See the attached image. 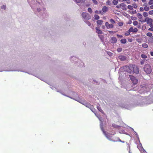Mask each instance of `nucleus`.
Here are the masks:
<instances>
[{"mask_svg": "<svg viewBox=\"0 0 153 153\" xmlns=\"http://www.w3.org/2000/svg\"><path fill=\"white\" fill-rule=\"evenodd\" d=\"M124 69L127 72L131 74L135 73L138 74L139 73L137 67L135 65L130 64L129 65H126L124 67Z\"/></svg>", "mask_w": 153, "mask_h": 153, "instance_id": "nucleus-1", "label": "nucleus"}, {"mask_svg": "<svg viewBox=\"0 0 153 153\" xmlns=\"http://www.w3.org/2000/svg\"><path fill=\"white\" fill-rule=\"evenodd\" d=\"M143 70L147 74H150L152 71V67L149 64H146L144 65L143 67Z\"/></svg>", "mask_w": 153, "mask_h": 153, "instance_id": "nucleus-2", "label": "nucleus"}, {"mask_svg": "<svg viewBox=\"0 0 153 153\" xmlns=\"http://www.w3.org/2000/svg\"><path fill=\"white\" fill-rule=\"evenodd\" d=\"M76 101L85 105L86 107L91 109L93 108V106L91 105L89 103H88L80 98H76L75 99Z\"/></svg>", "mask_w": 153, "mask_h": 153, "instance_id": "nucleus-3", "label": "nucleus"}, {"mask_svg": "<svg viewBox=\"0 0 153 153\" xmlns=\"http://www.w3.org/2000/svg\"><path fill=\"white\" fill-rule=\"evenodd\" d=\"M82 16L83 18L86 20H89L91 18L90 15L87 13L83 12L82 13Z\"/></svg>", "mask_w": 153, "mask_h": 153, "instance_id": "nucleus-4", "label": "nucleus"}, {"mask_svg": "<svg viewBox=\"0 0 153 153\" xmlns=\"http://www.w3.org/2000/svg\"><path fill=\"white\" fill-rule=\"evenodd\" d=\"M146 22L149 25H150V24L153 22V20L151 18H146L144 20H143L141 21V22Z\"/></svg>", "mask_w": 153, "mask_h": 153, "instance_id": "nucleus-5", "label": "nucleus"}, {"mask_svg": "<svg viewBox=\"0 0 153 153\" xmlns=\"http://www.w3.org/2000/svg\"><path fill=\"white\" fill-rule=\"evenodd\" d=\"M130 79L134 84H135L137 82V79L134 76L132 75H129Z\"/></svg>", "mask_w": 153, "mask_h": 153, "instance_id": "nucleus-6", "label": "nucleus"}, {"mask_svg": "<svg viewBox=\"0 0 153 153\" xmlns=\"http://www.w3.org/2000/svg\"><path fill=\"white\" fill-rule=\"evenodd\" d=\"M108 7L105 6H104L102 8V9L101 10L102 13V15H103L104 14L107 12L108 10Z\"/></svg>", "mask_w": 153, "mask_h": 153, "instance_id": "nucleus-7", "label": "nucleus"}, {"mask_svg": "<svg viewBox=\"0 0 153 153\" xmlns=\"http://www.w3.org/2000/svg\"><path fill=\"white\" fill-rule=\"evenodd\" d=\"M105 25L108 29L112 28L114 27V25L112 24H109L108 22H106L105 23Z\"/></svg>", "mask_w": 153, "mask_h": 153, "instance_id": "nucleus-8", "label": "nucleus"}, {"mask_svg": "<svg viewBox=\"0 0 153 153\" xmlns=\"http://www.w3.org/2000/svg\"><path fill=\"white\" fill-rule=\"evenodd\" d=\"M121 9L124 10H126L127 9L126 5L123 3H122L120 4Z\"/></svg>", "mask_w": 153, "mask_h": 153, "instance_id": "nucleus-9", "label": "nucleus"}, {"mask_svg": "<svg viewBox=\"0 0 153 153\" xmlns=\"http://www.w3.org/2000/svg\"><path fill=\"white\" fill-rule=\"evenodd\" d=\"M110 42H111V43L114 44L117 42V39L115 37H112L111 38V39L110 40Z\"/></svg>", "mask_w": 153, "mask_h": 153, "instance_id": "nucleus-10", "label": "nucleus"}, {"mask_svg": "<svg viewBox=\"0 0 153 153\" xmlns=\"http://www.w3.org/2000/svg\"><path fill=\"white\" fill-rule=\"evenodd\" d=\"M119 58L121 61H124L126 60V57L125 56L120 55L119 56Z\"/></svg>", "mask_w": 153, "mask_h": 153, "instance_id": "nucleus-11", "label": "nucleus"}, {"mask_svg": "<svg viewBox=\"0 0 153 153\" xmlns=\"http://www.w3.org/2000/svg\"><path fill=\"white\" fill-rule=\"evenodd\" d=\"M137 17L140 20V21H142L143 20V16L140 13H138L137 14Z\"/></svg>", "mask_w": 153, "mask_h": 153, "instance_id": "nucleus-12", "label": "nucleus"}, {"mask_svg": "<svg viewBox=\"0 0 153 153\" xmlns=\"http://www.w3.org/2000/svg\"><path fill=\"white\" fill-rule=\"evenodd\" d=\"M96 30V32L99 34H102V31L100 30L99 29L98 27H96L95 28Z\"/></svg>", "mask_w": 153, "mask_h": 153, "instance_id": "nucleus-13", "label": "nucleus"}, {"mask_svg": "<svg viewBox=\"0 0 153 153\" xmlns=\"http://www.w3.org/2000/svg\"><path fill=\"white\" fill-rule=\"evenodd\" d=\"M147 4L146 3L143 4V6H144V10L146 11H148L149 10L150 8L146 6Z\"/></svg>", "mask_w": 153, "mask_h": 153, "instance_id": "nucleus-14", "label": "nucleus"}, {"mask_svg": "<svg viewBox=\"0 0 153 153\" xmlns=\"http://www.w3.org/2000/svg\"><path fill=\"white\" fill-rule=\"evenodd\" d=\"M85 0H75V1L77 3H83L85 2Z\"/></svg>", "mask_w": 153, "mask_h": 153, "instance_id": "nucleus-15", "label": "nucleus"}, {"mask_svg": "<svg viewBox=\"0 0 153 153\" xmlns=\"http://www.w3.org/2000/svg\"><path fill=\"white\" fill-rule=\"evenodd\" d=\"M103 21L102 20H99L97 22V25H101L102 24Z\"/></svg>", "mask_w": 153, "mask_h": 153, "instance_id": "nucleus-16", "label": "nucleus"}, {"mask_svg": "<svg viewBox=\"0 0 153 153\" xmlns=\"http://www.w3.org/2000/svg\"><path fill=\"white\" fill-rule=\"evenodd\" d=\"M121 43L125 44L126 42V39H122L120 40Z\"/></svg>", "mask_w": 153, "mask_h": 153, "instance_id": "nucleus-17", "label": "nucleus"}, {"mask_svg": "<svg viewBox=\"0 0 153 153\" xmlns=\"http://www.w3.org/2000/svg\"><path fill=\"white\" fill-rule=\"evenodd\" d=\"M143 16L144 17L148 18L147 16H148V13L146 12H144L143 13Z\"/></svg>", "mask_w": 153, "mask_h": 153, "instance_id": "nucleus-18", "label": "nucleus"}, {"mask_svg": "<svg viewBox=\"0 0 153 153\" xmlns=\"http://www.w3.org/2000/svg\"><path fill=\"white\" fill-rule=\"evenodd\" d=\"M112 3L114 5H117L118 3V0H113Z\"/></svg>", "mask_w": 153, "mask_h": 153, "instance_id": "nucleus-19", "label": "nucleus"}, {"mask_svg": "<svg viewBox=\"0 0 153 153\" xmlns=\"http://www.w3.org/2000/svg\"><path fill=\"white\" fill-rule=\"evenodd\" d=\"M94 12L96 14H101L102 15L101 10H100L99 11L96 10Z\"/></svg>", "mask_w": 153, "mask_h": 153, "instance_id": "nucleus-20", "label": "nucleus"}, {"mask_svg": "<svg viewBox=\"0 0 153 153\" xmlns=\"http://www.w3.org/2000/svg\"><path fill=\"white\" fill-rule=\"evenodd\" d=\"M142 46L143 48H147L148 47V45L146 43H143L142 44Z\"/></svg>", "mask_w": 153, "mask_h": 153, "instance_id": "nucleus-21", "label": "nucleus"}, {"mask_svg": "<svg viewBox=\"0 0 153 153\" xmlns=\"http://www.w3.org/2000/svg\"><path fill=\"white\" fill-rule=\"evenodd\" d=\"M94 16L95 19L96 20H98L100 19V16L97 15H95Z\"/></svg>", "mask_w": 153, "mask_h": 153, "instance_id": "nucleus-22", "label": "nucleus"}, {"mask_svg": "<svg viewBox=\"0 0 153 153\" xmlns=\"http://www.w3.org/2000/svg\"><path fill=\"white\" fill-rule=\"evenodd\" d=\"M141 57L143 59H146L147 58V56L144 54H142L141 55Z\"/></svg>", "mask_w": 153, "mask_h": 153, "instance_id": "nucleus-23", "label": "nucleus"}, {"mask_svg": "<svg viewBox=\"0 0 153 153\" xmlns=\"http://www.w3.org/2000/svg\"><path fill=\"white\" fill-rule=\"evenodd\" d=\"M88 11L90 13H92V10L90 7H89L88 8Z\"/></svg>", "mask_w": 153, "mask_h": 153, "instance_id": "nucleus-24", "label": "nucleus"}, {"mask_svg": "<svg viewBox=\"0 0 153 153\" xmlns=\"http://www.w3.org/2000/svg\"><path fill=\"white\" fill-rule=\"evenodd\" d=\"M110 22L112 23L111 24H114L115 23V21L113 19H111L110 20Z\"/></svg>", "mask_w": 153, "mask_h": 153, "instance_id": "nucleus-25", "label": "nucleus"}, {"mask_svg": "<svg viewBox=\"0 0 153 153\" xmlns=\"http://www.w3.org/2000/svg\"><path fill=\"white\" fill-rule=\"evenodd\" d=\"M146 35L148 36L151 37L152 35V34L151 33L149 32L146 34Z\"/></svg>", "mask_w": 153, "mask_h": 153, "instance_id": "nucleus-26", "label": "nucleus"}, {"mask_svg": "<svg viewBox=\"0 0 153 153\" xmlns=\"http://www.w3.org/2000/svg\"><path fill=\"white\" fill-rule=\"evenodd\" d=\"M138 23L137 21H134L133 22V24L134 25L136 26L137 25Z\"/></svg>", "mask_w": 153, "mask_h": 153, "instance_id": "nucleus-27", "label": "nucleus"}, {"mask_svg": "<svg viewBox=\"0 0 153 153\" xmlns=\"http://www.w3.org/2000/svg\"><path fill=\"white\" fill-rule=\"evenodd\" d=\"M128 9L130 10H132L133 9V7L131 5H128Z\"/></svg>", "mask_w": 153, "mask_h": 153, "instance_id": "nucleus-28", "label": "nucleus"}, {"mask_svg": "<svg viewBox=\"0 0 153 153\" xmlns=\"http://www.w3.org/2000/svg\"><path fill=\"white\" fill-rule=\"evenodd\" d=\"M130 34V32L129 31H127L125 33V35L126 36H129Z\"/></svg>", "mask_w": 153, "mask_h": 153, "instance_id": "nucleus-29", "label": "nucleus"}, {"mask_svg": "<svg viewBox=\"0 0 153 153\" xmlns=\"http://www.w3.org/2000/svg\"><path fill=\"white\" fill-rule=\"evenodd\" d=\"M132 7L135 9H136L137 8V6L136 4H133Z\"/></svg>", "mask_w": 153, "mask_h": 153, "instance_id": "nucleus-30", "label": "nucleus"}, {"mask_svg": "<svg viewBox=\"0 0 153 153\" xmlns=\"http://www.w3.org/2000/svg\"><path fill=\"white\" fill-rule=\"evenodd\" d=\"M93 3L94 4H98L97 1L96 0H92Z\"/></svg>", "mask_w": 153, "mask_h": 153, "instance_id": "nucleus-31", "label": "nucleus"}, {"mask_svg": "<svg viewBox=\"0 0 153 153\" xmlns=\"http://www.w3.org/2000/svg\"><path fill=\"white\" fill-rule=\"evenodd\" d=\"M133 28L132 27H130L128 30L129 31L130 33L133 32Z\"/></svg>", "mask_w": 153, "mask_h": 153, "instance_id": "nucleus-32", "label": "nucleus"}, {"mask_svg": "<svg viewBox=\"0 0 153 153\" xmlns=\"http://www.w3.org/2000/svg\"><path fill=\"white\" fill-rule=\"evenodd\" d=\"M149 13L150 15H153V10H150L149 12Z\"/></svg>", "mask_w": 153, "mask_h": 153, "instance_id": "nucleus-33", "label": "nucleus"}, {"mask_svg": "<svg viewBox=\"0 0 153 153\" xmlns=\"http://www.w3.org/2000/svg\"><path fill=\"white\" fill-rule=\"evenodd\" d=\"M86 23L89 26H90L91 25V23L88 21H87L86 22Z\"/></svg>", "mask_w": 153, "mask_h": 153, "instance_id": "nucleus-34", "label": "nucleus"}, {"mask_svg": "<svg viewBox=\"0 0 153 153\" xmlns=\"http://www.w3.org/2000/svg\"><path fill=\"white\" fill-rule=\"evenodd\" d=\"M138 31V29L137 28H133V33L137 32Z\"/></svg>", "mask_w": 153, "mask_h": 153, "instance_id": "nucleus-35", "label": "nucleus"}, {"mask_svg": "<svg viewBox=\"0 0 153 153\" xmlns=\"http://www.w3.org/2000/svg\"><path fill=\"white\" fill-rule=\"evenodd\" d=\"M145 61V60H144V59L141 60L140 62V64L141 65H143L144 64V63Z\"/></svg>", "mask_w": 153, "mask_h": 153, "instance_id": "nucleus-36", "label": "nucleus"}, {"mask_svg": "<svg viewBox=\"0 0 153 153\" xmlns=\"http://www.w3.org/2000/svg\"><path fill=\"white\" fill-rule=\"evenodd\" d=\"M117 51L119 52H120L122 51V49L121 48H118L117 49Z\"/></svg>", "mask_w": 153, "mask_h": 153, "instance_id": "nucleus-37", "label": "nucleus"}, {"mask_svg": "<svg viewBox=\"0 0 153 153\" xmlns=\"http://www.w3.org/2000/svg\"><path fill=\"white\" fill-rule=\"evenodd\" d=\"M153 4V1H149L148 2V4L149 5H151Z\"/></svg>", "mask_w": 153, "mask_h": 153, "instance_id": "nucleus-38", "label": "nucleus"}, {"mask_svg": "<svg viewBox=\"0 0 153 153\" xmlns=\"http://www.w3.org/2000/svg\"><path fill=\"white\" fill-rule=\"evenodd\" d=\"M117 37L118 38H122L123 37V36L122 35H119V34H117Z\"/></svg>", "mask_w": 153, "mask_h": 153, "instance_id": "nucleus-39", "label": "nucleus"}, {"mask_svg": "<svg viewBox=\"0 0 153 153\" xmlns=\"http://www.w3.org/2000/svg\"><path fill=\"white\" fill-rule=\"evenodd\" d=\"M144 10V8L143 7H140V11H143Z\"/></svg>", "mask_w": 153, "mask_h": 153, "instance_id": "nucleus-40", "label": "nucleus"}, {"mask_svg": "<svg viewBox=\"0 0 153 153\" xmlns=\"http://www.w3.org/2000/svg\"><path fill=\"white\" fill-rule=\"evenodd\" d=\"M6 8V7L5 5H3L1 7V9H3L4 10Z\"/></svg>", "mask_w": 153, "mask_h": 153, "instance_id": "nucleus-41", "label": "nucleus"}, {"mask_svg": "<svg viewBox=\"0 0 153 153\" xmlns=\"http://www.w3.org/2000/svg\"><path fill=\"white\" fill-rule=\"evenodd\" d=\"M149 25L151 27L153 28V24L152 23L150 24V25Z\"/></svg>", "mask_w": 153, "mask_h": 153, "instance_id": "nucleus-42", "label": "nucleus"}, {"mask_svg": "<svg viewBox=\"0 0 153 153\" xmlns=\"http://www.w3.org/2000/svg\"><path fill=\"white\" fill-rule=\"evenodd\" d=\"M97 108L100 111H102L99 107H97Z\"/></svg>", "mask_w": 153, "mask_h": 153, "instance_id": "nucleus-43", "label": "nucleus"}, {"mask_svg": "<svg viewBox=\"0 0 153 153\" xmlns=\"http://www.w3.org/2000/svg\"><path fill=\"white\" fill-rule=\"evenodd\" d=\"M128 41L130 42H131L132 40L131 39H128Z\"/></svg>", "mask_w": 153, "mask_h": 153, "instance_id": "nucleus-44", "label": "nucleus"}, {"mask_svg": "<svg viewBox=\"0 0 153 153\" xmlns=\"http://www.w3.org/2000/svg\"><path fill=\"white\" fill-rule=\"evenodd\" d=\"M107 53L110 56H111L112 53H111L108 52Z\"/></svg>", "mask_w": 153, "mask_h": 153, "instance_id": "nucleus-45", "label": "nucleus"}, {"mask_svg": "<svg viewBox=\"0 0 153 153\" xmlns=\"http://www.w3.org/2000/svg\"><path fill=\"white\" fill-rule=\"evenodd\" d=\"M149 30L152 31H153V28H152V27L150 28L149 29Z\"/></svg>", "mask_w": 153, "mask_h": 153, "instance_id": "nucleus-46", "label": "nucleus"}, {"mask_svg": "<svg viewBox=\"0 0 153 153\" xmlns=\"http://www.w3.org/2000/svg\"><path fill=\"white\" fill-rule=\"evenodd\" d=\"M126 1V2L127 4H130V1L129 0H127Z\"/></svg>", "mask_w": 153, "mask_h": 153, "instance_id": "nucleus-47", "label": "nucleus"}, {"mask_svg": "<svg viewBox=\"0 0 153 153\" xmlns=\"http://www.w3.org/2000/svg\"><path fill=\"white\" fill-rule=\"evenodd\" d=\"M150 8L151 9H153V4L150 6Z\"/></svg>", "mask_w": 153, "mask_h": 153, "instance_id": "nucleus-48", "label": "nucleus"}, {"mask_svg": "<svg viewBox=\"0 0 153 153\" xmlns=\"http://www.w3.org/2000/svg\"><path fill=\"white\" fill-rule=\"evenodd\" d=\"M123 25V23H122L120 22L119 24V25L120 26H122Z\"/></svg>", "mask_w": 153, "mask_h": 153, "instance_id": "nucleus-49", "label": "nucleus"}, {"mask_svg": "<svg viewBox=\"0 0 153 153\" xmlns=\"http://www.w3.org/2000/svg\"><path fill=\"white\" fill-rule=\"evenodd\" d=\"M151 41L152 42H153V36L151 37Z\"/></svg>", "mask_w": 153, "mask_h": 153, "instance_id": "nucleus-50", "label": "nucleus"}, {"mask_svg": "<svg viewBox=\"0 0 153 153\" xmlns=\"http://www.w3.org/2000/svg\"><path fill=\"white\" fill-rule=\"evenodd\" d=\"M150 54L152 56H153V52L151 51L150 52Z\"/></svg>", "mask_w": 153, "mask_h": 153, "instance_id": "nucleus-51", "label": "nucleus"}, {"mask_svg": "<svg viewBox=\"0 0 153 153\" xmlns=\"http://www.w3.org/2000/svg\"><path fill=\"white\" fill-rule=\"evenodd\" d=\"M116 7L117 8H118L121 7H120V5H117V6H116Z\"/></svg>", "mask_w": 153, "mask_h": 153, "instance_id": "nucleus-52", "label": "nucleus"}, {"mask_svg": "<svg viewBox=\"0 0 153 153\" xmlns=\"http://www.w3.org/2000/svg\"><path fill=\"white\" fill-rule=\"evenodd\" d=\"M141 1L143 2L144 3L146 2V0H141Z\"/></svg>", "mask_w": 153, "mask_h": 153, "instance_id": "nucleus-53", "label": "nucleus"}, {"mask_svg": "<svg viewBox=\"0 0 153 153\" xmlns=\"http://www.w3.org/2000/svg\"><path fill=\"white\" fill-rule=\"evenodd\" d=\"M113 125V126H114V127H115L118 128V127H119V126H114V125L113 124V125Z\"/></svg>", "mask_w": 153, "mask_h": 153, "instance_id": "nucleus-54", "label": "nucleus"}, {"mask_svg": "<svg viewBox=\"0 0 153 153\" xmlns=\"http://www.w3.org/2000/svg\"><path fill=\"white\" fill-rule=\"evenodd\" d=\"M118 141H120V142H122L123 143H124V141H123V142L120 139H119V138L118 139Z\"/></svg>", "mask_w": 153, "mask_h": 153, "instance_id": "nucleus-55", "label": "nucleus"}, {"mask_svg": "<svg viewBox=\"0 0 153 153\" xmlns=\"http://www.w3.org/2000/svg\"><path fill=\"white\" fill-rule=\"evenodd\" d=\"M110 1H108H108H107V2H106V3H107V4H109V3H110Z\"/></svg>", "mask_w": 153, "mask_h": 153, "instance_id": "nucleus-56", "label": "nucleus"}, {"mask_svg": "<svg viewBox=\"0 0 153 153\" xmlns=\"http://www.w3.org/2000/svg\"><path fill=\"white\" fill-rule=\"evenodd\" d=\"M44 81V82H45L46 83H47V80H46L45 81H44V80H43Z\"/></svg>", "mask_w": 153, "mask_h": 153, "instance_id": "nucleus-57", "label": "nucleus"}, {"mask_svg": "<svg viewBox=\"0 0 153 153\" xmlns=\"http://www.w3.org/2000/svg\"><path fill=\"white\" fill-rule=\"evenodd\" d=\"M138 0H133V1H138Z\"/></svg>", "mask_w": 153, "mask_h": 153, "instance_id": "nucleus-58", "label": "nucleus"}, {"mask_svg": "<svg viewBox=\"0 0 153 153\" xmlns=\"http://www.w3.org/2000/svg\"><path fill=\"white\" fill-rule=\"evenodd\" d=\"M122 0L124 1H127V0Z\"/></svg>", "mask_w": 153, "mask_h": 153, "instance_id": "nucleus-59", "label": "nucleus"}, {"mask_svg": "<svg viewBox=\"0 0 153 153\" xmlns=\"http://www.w3.org/2000/svg\"><path fill=\"white\" fill-rule=\"evenodd\" d=\"M98 36H99V37L100 38V35H99Z\"/></svg>", "mask_w": 153, "mask_h": 153, "instance_id": "nucleus-60", "label": "nucleus"}, {"mask_svg": "<svg viewBox=\"0 0 153 153\" xmlns=\"http://www.w3.org/2000/svg\"><path fill=\"white\" fill-rule=\"evenodd\" d=\"M37 10H39V9H37Z\"/></svg>", "mask_w": 153, "mask_h": 153, "instance_id": "nucleus-61", "label": "nucleus"}, {"mask_svg": "<svg viewBox=\"0 0 153 153\" xmlns=\"http://www.w3.org/2000/svg\"><path fill=\"white\" fill-rule=\"evenodd\" d=\"M37 10H39V9H37Z\"/></svg>", "mask_w": 153, "mask_h": 153, "instance_id": "nucleus-62", "label": "nucleus"}, {"mask_svg": "<svg viewBox=\"0 0 153 153\" xmlns=\"http://www.w3.org/2000/svg\"><path fill=\"white\" fill-rule=\"evenodd\" d=\"M135 13H136V11L135 10Z\"/></svg>", "mask_w": 153, "mask_h": 153, "instance_id": "nucleus-63", "label": "nucleus"}]
</instances>
